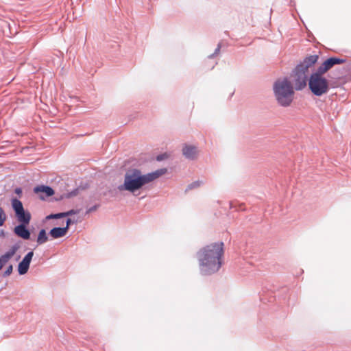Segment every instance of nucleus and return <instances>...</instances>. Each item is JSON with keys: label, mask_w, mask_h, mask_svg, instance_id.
<instances>
[{"label": "nucleus", "mask_w": 351, "mask_h": 351, "mask_svg": "<svg viewBox=\"0 0 351 351\" xmlns=\"http://www.w3.org/2000/svg\"><path fill=\"white\" fill-rule=\"evenodd\" d=\"M307 72L299 66H296L291 75L292 84H294V89L297 90H302L306 85Z\"/></svg>", "instance_id": "nucleus-5"}, {"label": "nucleus", "mask_w": 351, "mask_h": 351, "mask_svg": "<svg viewBox=\"0 0 351 351\" xmlns=\"http://www.w3.org/2000/svg\"><path fill=\"white\" fill-rule=\"evenodd\" d=\"M34 191L35 193H37V194L44 193L45 195H40L41 199H44L46 197H50L54 194V191L52 189V188L47 186H44V185L36 186L34 189Z\"/></svg>", "instance_id": "nucleus-12"}, {"label": "nucleus", "mask_w": 351, "mask_h": 351, "mask_svg": "<svg viewBox=\"0 0 351 351\" xmlns=\"http://www.w3.org/2000/svg\"><path fill=\"white\" fill-rule=\"evenodd\" d=\"M12 206L15 212V214L24 210L22 202L16 198L12 199Z\"/></svg>", "instance_id": "nucleus-16"}, {"label": "nucleus", "mask_w": 351, "mask_h": 351, "mask_svg": "<svg viewBox=\"0 0 351 351\" xmlns=\"http://www.w3.org/2000/svg\"><path fill=\"white\" fill-rule=\"evenodd\" d=\"M13 271V266L12 265H10L5 269V271L3 272V276L7 277L9 276Z\"/></svg>", "instance_id": "nucleus-19"}, {"label": "nucleus", "mask_w": 351, "mask_h": 351, "mask_svg": "<svg viewBox=\"0 0 351 351\" xmlns=\"http://www.w3.org/2000/svg\"><path fill=\"white\" fill-rule=\"evenodd\" d=\"M19 247L16 245H13L8 252H6L5 254L0 256V270L14 256V254L19 250Z\"/></svg>", "instance_id": "nucleus-9"}, {"label": "nucleus", "mask_w": 351, "mask_h": 351, "mask_svg": "<svg viewBox=\"0 0 351 351\" xmlns=\"http://www.w3.org/2000/svg\"><path fill=\"white\" fill-rule=\"evenodd\" d=\"M33 256L34 252L31 251L28 252L22 261L19 263L18 265V271L20 275H24L27 272Z\"/></svg>", "instance_id": "nucleus-8"}, {"label": "nucleus", "mask_w": 351, "mask_h": 351, "mask_svg": "<svg viewBox=\"0 0 351 351\" xmlns=\"http://www.w3.org/2000/svg\"><path fill=\"white\" fill-rule=\"evenodd\" d=\"M182 152L183 156L189 160H195L197 158L199 151L196 146L184 144L182 149Z\"/></svg>", "instance_id": "nucleus-7"}, {"label": "nucleus", "mask_w": 351, "mask_h": 351, "mask_svg": "<svg viewBox=\"0 0 351 351\" xmlns=\"http://www.w3.org/2000/svg\"><path fill=\"white\" fill-rule=\"evenodd\" d=\"M15 193H16V194H18V195H21V193H22V190H21V189H20V188H16V189H15Z\"/></svg>", "instance_id": "nucleus-24"}, {"label": "nucleus", "mask_w": 351, "mask_h": 351, "mask_svg": "<svg viewBox=\"0 0 351 351\" xmlns=\"http://www.w3.org/2000/svg\"><path fill=\"white\" fill-rule=\"evenodd\" d=\"M47 240L48 237L47 236L46 231L44 229H42L38 233L37 243L40 245L47 242Z\"/></svg>", "instance_id": "nucleus-17"}, {"label": "nucleus", "mask_w": 351, "mask_h": 351, "mask_svg": "<svg viewBox=\"0 0 351 351\" xmlns=\"http://www.w3.org/2000/svg\"><path fill=\"white\" fill-rule=\"evenodd\" d=\"M71 223V219H68L67 221H66V226L64 228H67V230H68Z\"/></svg>", "instance_id": "nucleus-23"}, {"label": "nucleus", "mask_w": 351, "mask_h": 351, "mask_svg": "<svg viewBox=\"0 0 351 351\" xmlns=\"http://www.w3.org/2000/svg\"><path fill=\"white\" fill-rule=\"evenodd\" d=\"M318 60V56L317 55H312L308 57H306L303 62L298 65V66L300 67L301 69H303V70L308 72V69L309 67L312 66L313 64H315Z\"/></svg>", "instance_id": "nucleus-11"}, {"label": "nucleus", "mask_w": 351, "mask_h": 351, "mask_svg": "<svg viewBox=\"0 0 351 351\" xmlns=\"http://www.w3.org/2000/svg\"><path fill=\"white\" fill-rule=\"evenodd\" d=\"M223 243L218 242L206 245L197 253L201 271L205 275L217 272L221 266Z\"/></svg>", "instance_id": "nucleus-1"}, {"label": "nucleus", "mask_w": 351, "mask_h": 351, "mask_svg": "<svg viewBox=\"0 0 351 351\" xmlns=\"http://www.w3.org/2000/svg\"><path fill=\"white\" fill-rule=\"evenodd\" d=\"M202 184L201 181H195L188 186L187 189H192L199 187Z\"/></svg>", "instance_id": "nucleus-20"}, {"label": "nucleus", "mask_w": 351, "mask_h": 351, "mask_svg": "<svg viewBox=\"0 0 351 351\" xmlns=\"http://www.w3.org/2000/svg\"><path fill=\"white\" fill-rule=\"evenodd\" d=\"M166 172V169H160L147 174H142L138 169L129 170L125 176L123 185L119 189L134 192L144 185L154 181Z\"/></svg>", "instance_id": "nucleus-2"}, {"label": "nucleus", "mask_w": 351, "mask_h": 351, "mask_svg": "<svg viewBox=\"0 0 351 351\" xmlns=\"http://www.w3.org/2000/svg\"><path fill=\"white\" fill-rule=\"evenodd\" d=\"M323 75L317 71L311 74L308 80L309 88L316 96L323 95L329 90V82Z\"/></svg>", "instance_id": "nucleus-4"}, {"label": "nucleus", "mask_w": 351, "mask_h": 351, "mask_svg": "<svg viewBox=\"0 0 351 351\" xmlns=\"http://www.w3.org/2000/svg\"><path fill=\"white\" fill-rule=\"evenodd\" d=\"M220 48H221V44H219L218 46H217V48L215 50V53H218L219 51Z\"/></svg>", "instance_id": "nucleus-25"}, {"label": "nucleus", "mask_w": 351, "mask_h": 351, "mask_svg": "<svg viewBox=\"0 0 351 351\" xmlns=\"http://www.w3.org/2000/svg\"><path fill=\"white\" fill-rule=\"evenodd\" d=\"M273 91L278 104L282 107L290 106L293 101V85L287 77L278 79L273 85Z\"/></svg>", "instance_id": "nucleus-3"}, {"label": "nucleus", "mask_w": 351, "mask_h": 351, "mask_svg": "<svg viewBox=\"0 0 351 351\" xmlns=\"http://www.w3.org/2000/svg\"><path fill=\"white\" fill-rule=\"evenodd\" d=\"M168 157L167 154H160V155H158L157 157H156V160H158V161H161L165 158H167Z\"/></svg>", "instance_id": "nucleus-21"}, {"label": "nucleus", "mask_w": 351, "mask_h": 351, "mask_svg": "<svg viewBox=\"0 0 351 351\" xmlns=\"http://www.w3.org/2000/svg\"><path fill=\"white\" fill-rule=\"evenodd\" d=\"M95 210V208H90V209L89 210V211H92V210Z\"/></svg>", "instance_id": "nucleus-26"}, {"label": "nucleus", "mask_w": 351, "mask_h": 351, "mask_svg": "<svg viewBox=\"0 0 351 351\" xmlns=\"http://www.w3.org/2000/svg\"><path fill=\"white\" fill-rule=\"evenodd\" d=\"M27 225V224H19L16 226L14 229V234L23 239H29L30 238V232L26 228Z\"/></svg>", "instance_id": "nucleus-10"}, {"label": "nucleus", "mask_w": 351, "mask_h": 351, "mask_svg": "<svg viewBox=\"0 0 351 351\" xmlns=\"http://www.w3.org/2000/svg\"><path fill=\"white\" fill-rule=\"evenodd\" d=\"M6 218V214L5 213L3 209L0 206V226H2L4 224Z\"/></svg>", "instance_id": "nucleus-18"}, {"label": "nucleus", "mask_w": 351, "mask_h": 351, "mask_svg": "<svg viewBox=\"0 0 351 351\" xmlns=\"http://www.w3.org/2000/svg\"><path fill=\"white\" fill-rule=\"evenodd\" d=\"M67 233V228H53L49 232L50 236L53 239L62 237Z\"/></svg>", "instance_id": "nucleus-14"}, {"label": "nucleus", "mask_w": 351, "mask_h": 351, "mask_svg": "<svg viewBox=\"0 0 351 351\" xmlns=\"http://www.w3.org/2000/svg\"><path fill=\"white\" fill-rule=\"evenodd\" d=\"M77 195V193L75 191L71 192V193H69L66 195V197H70L72 196H75Z\"/></svg>", "instance_id": "nucleus-22"}, {"label": "nucleus", "mask_w": 351, "mask_h": 351, "mask_svg": "<svg viewBox=\"0 0 351 351\" xmlns=\"http://www.w3.org/2000/svg\"><path fill=\"white\" fill-rule=\"evenodd\" d=\"M77 213V211L75 210H70L67 212H64V213H57V214H51L49 215H48L47 217V219H60V218H62V217H67V216H69V215H74V214H76Z\"/></svg>", "instance_id": "nucleus-15"}, {"label": "nucleus", "mask_w": 351, "mask_h": 351, "mask_svg": "<svg viewBox=\"0 0 351 351\" xmlns=\"http://www.w3.org/2000/svg\"><path fill=\"white\" fill-rule=\"evenodd\" d=\"M16 215L18 221L21 224H29L31 220V215L29 212H25V210L21 211Z\"/></svg>", "instance_id": "nucleus-13"}, {"label": "nucleus", "mask_w": 351, "mask_h": 351, "mask_svg": "<svg viewBox=\"0 0 351 351\" xmlns=\"http://www.w3.org/2000/svg\"><path fill=\"white\" fill-rule=\"evenodd\" d=\"M345 62V60L332 57L326 60L318 68L317 71L325 74L328 71L332 68L335 64H341Z\"/></svg>", "instance_id": "nucleus-6"}]
</instances>
